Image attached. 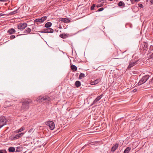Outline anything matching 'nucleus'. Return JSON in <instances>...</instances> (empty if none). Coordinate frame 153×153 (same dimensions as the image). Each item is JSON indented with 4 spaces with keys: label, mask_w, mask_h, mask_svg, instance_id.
I'll list each match as a JSON object with an SVG mask.
<instances>
[{
    "label": "nucleus",
    "mask_w": 153,
    "mask_h": 153,
    "mask_svg": "<svg viewBox=\"0 0 153 153\" xmlns=\"http://www.w3.org/2000/svg\"><path fill=\"white\" fill-rule=\"evenodd\" d=\"M32 103V101L30 100H25L22 103V109L24 111L27 110L29 108V104Z\"/></svg>",
    "instance_id": "1"
},
{
    "label": "nucleus",
    "mask_w": 153,
    "mask_h": 153,
    "mask_svg": "<svg viewBox=\"0 0 153 153\" xmlns=\"http://www.w3.org/2000/svg\"><path fill=\"white\" fill-rule=\"evenodd\" d=\"M50 100V98L48 96H45L42 97H39L37 99V101L38 102H48Z\"/></svg>",
    "instance_id": "2"
},
{
    "label": "nucleus",
    "mask_w": 153,
    "mask_h": 153,
    "mask_svg": "<svg viewBox=\"0 0 153 153\" xmlns=\"http://www.w3.org/2000/svg\"><path fill=\"white\" fill-rule=\"evenodd\" d=\"M149 76L146 75L143 76L138 83L139 85H140L145 83L149 78Z\"/></svg>",
    "instance_id": "3"
},
{
    "label": "nucleus",
    "mask_w": 153,
    "mask_h": 153,
    "mask_svg": "<svg viewBox=\"0 0 153 153\" xmlns=\"http://www.w3.org/2000/svg\"><path fill=\"white\" fill-rule=\"evenodd\" d=\"M27 25L26 23H20L17 25V28L18 29L21 31L24 30L27 27Z\"/></svg>",
    "instance_id": "4"
},
{
    "label": "nucleus",
    "mask_w": 153,
    "mask_h": 153,
    "mask_svg": "<svg viewBox=\"0 0 153 153\" xmlns=\"http://www.w3.org/2000/svg\"><path fill=\"white\" fill-rule=\"evenodd\" d=\"M46 124L49 126L51 130H53L55 128V124L52 121H49L46 123Z\"/></svg>",
    "instance_id": "5"
},
{
    "label": "nucleus",
    "mask_w": 153,
    "mask_h": 153,
    "mask_svg": "<svg viewBox=\"0 0 153 153\" xmlns=\"http://www.w3.org/2000/svg\"><path fill=\"white\" fill-rule=\"evenodd\" d=\"M24 134V133H20L17 134L14 136H11L10 137V139L12 140H15L20 138Z\"/></svg>",
    "instance_id": "6"
},
{
    "label": "nucleus",
    "mask_w": 153,
    "mask_h": 153,
    "mask_svg": "<svg viewBox=\"0 0 153 153\" xmlns=\"http://www.w3.org/2000/svg\"><path fill=\"white\" fill-rule=\"evenodd\" d=\"M6 120L4 117H0V128L6 124Z\"/></svg>",
    "instance_id": "7"
},
{
    "label": "nucleus",
    "mask_w": 153,
    "mask_h": 153,
    "mask_svg": "<svg viewBox=\"0 0 153 153\" xmlns=\"http://www.w3.org/2000/svg\"><path fill=\"white\" fill-rule=\"evenodd\" d=\"M6 120L4 117H0V128L6 124Z\"/></svg>",
    "instance_id": "8"
},
{
    "label": "nucleus",
    "mask_w": 153,
    "mask_h": 153,
    "mask_svg": "<svg viewBox=\"0 0 153 153\" xmlns=\"http://www.w3.org/2000/svg\"><path fill=\"white\" fill-rule=\"evenodd\" d=\"M47 17L46 16H44L42 17L41 19H36L34 22H43L45 20L47 19Z\"/></svg>",
    "instance_id": "9"
},
{
    "label": "nucleus",
    "mask_w": 153,
    "mask_h": 153,
    "mask_svg": "<svg viewBox=\"0 0 153 153\" xmlns=\"http://www.w3.org/2000/svg\"><path fill=\"white\" fill-rule=\"evenodd\" d=\"M137 61H135L134 60H131L129 63V64L128 67V68H130L132 67L137 64Z\"/></svg>",
    "instance_id": "10"
},
{
    "label": "nucleus",
    "mask_w": 153,
    "mask_h": 153,
    "mask_svg": "<svg viewBox=\"0 0 153 153\" xmlns=\"http://www.w3.org/2000/svg\"><path fill=\"white\" fill-rule=\"evenodd\" d=\"M41 33H52L53 32V30L51 28L44 29L43 31H39Z\"/></svg>",
    "instance_id": "11"
},
{
    "label": "nucleus",
    "mask_w": 153,
    "mask_h": 153,
    "mask_svg": "<svg viewBox=\"0 0 153 153\" xmlns=\"http://www.w3.org/2000/svg\"><path fill=\"white\" fill-rule=\"evenodd\" d=\"M103 96V94H102L100 96L97 97L95 100L93 101L92 105L96 103L99 100H100L102 98Z\"/></svg>",
    "instance_id": "12"
},
{
    "label": "nucleus",
    "mask_w": 153,
    "mask_h": 153,
    "mask_svg": "<svg viewBox=\"0 0 153 153\" xmlns=\"http://www.w3.org/2000/svg\"><path fill=\"white\" fill-rule=\"evenodd\" d=\"M16 32L15 30L13 28H10L8 30L7 33L9 34H12Z\"/></svg>",
    "instance_id": "13"
},
{
    "label": "nucleus",
    "mask_w": 153,
    "mask_h": 153,
    "mask_svg": "<svg viewBox=\"0 0 153 153\" xmlns=\"http://www.w3.org/2000/svg\"><path fill=\"white\" fill-rule=\"evenodd\" d=\"M118 144L117 143H116L111 148V151L114 152L118 148Z\"/></svg>",
    "instance_id": "14"
},
{
    "label": "nucleus",
    "mask_w": 153,
    "mask_h": 153,
    "mask_svg": "<svg viewBox=\"0 0 153 153\" xmlns=\"http://www.w3.org/2000/svg\"><path fill=\"white\" fill-rule=\"evenodd\" d=\"M69 36L68 34L67 33H62L60 34L59 35V36L63 39H65L68 37Z\"/></svg>",
    "instance_id": "15"
},
{
    "label": "nucleus",
    "mask_w": 153,
    "mask_h": 153,
    "mask_svg": "<svg viewBox=\"0 0 153 153\" xmlns=\"http://www.w3.org/2000/svg\"><path fill=\"white\" fill-rule=\"evenodd\" d=\"M100 81V79H98L92 82H91V85H96Z\"/></svg>",
    "instance_id": "16"
},
{
    "label": "nucleus",
    "mask_w": 153,
    "mask_h": 153,
    "mask_svg": "<svg viewBox=\"0 0 153 153\" xmlns=\"http://www.w3.org/2000/svg\"><path fill=\"white\" fill-rule=\"evenodd\" d=\"M61 21L63 22L64 23H69L70 22V21L67 18H62L61 19Z\"/></svg>",
    "instance_id": "17"
},
{
    "label": "nucleus",
    "mask_w": 153,
    "mask_h": 153,
    "mask_svg": "<svg viewBox=\"0 0 153 153\" xmlns=\"http://www.w3.org/2000/svg\"><path fill=\"white\" fill-rule=\"evenodd\" d=\"M31 31V29L30 28H27L24 31V33L25 34H27L30 33Z\"/></svg>",
    "instance_id": "18"
},
{
    "label": "nucleus",
    "mask_w": 153,
    "mask_h": 153,
    "mask_svg": "<svg viewBox=\"0 0 153 153\" xmlns=\"http://www.w3.org/2000/svg\"><path fill=\"white\" fill-rule=\"evenodd\" d=\"M52 25V23L50 22L46 23L45 25V27L46 28L50 27Z\"/></svg>",
    "instance_id": "19"
},
{
    "label": "nucleus",
    "mask_w": 153,
    "mask_h": 153,
    "mask_svg": "<svg viewBox=\"0 0 153 153\" xmlns=\"http://www.w3.org/2000/svg\"><path fill=\"white\" fill-rule=\"evenodd\" d=\"M131 150V148L130 147H127L124 150L123 153H129Z\"/></svg>",
    "instance_id": "20"
},
{
    "label": "nucleus",
    "mask_w": 153,
    "mask_h": 153,
    "mask_svg": "<svg viewBox=\"0 0 153 153\" xmlns=\"http://www.w3.org/2000/svg\"><path fill=\"white\" fill-rule=\"evenodd\" d=\"M8 150L9 152H15V149L14 147H10L9 148Z\"/></svg>",
    "instance_id": "21"
},
{
    "label": "nucleus",
    "mask_w": 153,
    "mask_h": 153,
    "mask_svg": "<svg viewBox=\"0 0 153 153\" xmlns=\"http://www.w3.org/2000/svg\"><path fill=\"white\" fill-rule=\"evenodd\" d=\"M81 85V82L79 81H77L75 82V85L76 87L77 88L79 87Z\"/></svg>",
    "instance_id": "22"
},
{
    "label": "nucleus",
    "mask_w": 153,
    "mask_h": 153,
    "mask_svg": "<svg viewBox=\"0 0 153 153\" xmlns=\"http://www.w3.org/2000/svg\"><path fill=\"white\" fill-rule=\"evenodd\" d=\"M71 69L73 71H75L77 70V67L75 65H72L71 66Z\"/></svg>",
    "instance_id": "23"
},
{
    "label": "nucleus",
    "mask_w": 153,
    "mask_h": 153,
    "mask_svg": "<svg viewBox=\"0 0 153 153\" xmlns=\"http://www.w3.org/2000/svg\"><path fill=\"white\" fill-rule=\"evenodd\" d=\"M85 77V75L84 74L82 73H80L79 77V79H82V78H84Z\"/></svg>",
    "instance_id": "24"
},
{
    "label": "nucleus",
    "mask_w": 153,
    "mask_h": 153,
    "mask_svg": "<svg viewBox=\"0 0 153 153\" xmlns=\"http://www.w3.org/2000/svg\"><path fill=\"white\" fill-rule=\"evenodd\" d=\"M118 5L119 6H123V7H124L125 6L124 3L121 1L119 2L118 4Z\"/></svg>",
    "instance_id": "25"
},
{
    "label": "nucleus",
    "mask_w": 153,
    "mask_h": 153,
    "mask_svg": "<svg viewBox=\"0 0 153 153\" xmlns=\"http://www.w3.org/2000/svg\"><path fill=\"white\" fill-rule=\"evenodd\" d=\"M143 48L144 50H146V49H148V45L147 43H145L144 44Z\"/></svg>",
    "instance_id": "26"
},
{
    "label": "nucleus",
    "mask_w": 153,
    "mask_h": 153,
    "mask_svg": "<svg viewBox=\"0 0 153 153\" xmlns=\"http://www.w3.org/2000/svg\"><path fill=\"white\" fill-rule=\"evenodd\" d=\"M140 1V0H130L132 4H134L135 2H138Z\"/></svg>",
    "instance_id": "27"
},
{
    "label": "nucleus",
    "mask_w": 153,
    "mask_h": 153,
    "mask_svg": "<svg viewBox=\"0 0 153 153\" xmlns=\"http://www.w3.org/2000/svg\"><path fill=\"white\" fill-rule=\"evenodd\" d=\"M104 4L103 2L100 3V4H98L96 5V7L97 8H99V7H102L103 6Z\"/></svg>",
    "instance_id": "28"
},
{
    "label": "nucleus",
    "mask_w": 153,
    "mask_h": 153,
    "mask_svg": "<svg viewBox=\"0 0 153 153\" xmlns=\"http://www.w3.org/2000/svg\"><path fill=\"white\" fill-rule=\"evenodd\" d=\"M18 10H16L14 11L10 12V15H13L17 13Z\"/></svg>",
    "instance_id": "29"
},
{
    "label": "nucleus",
    "mask_w": 153,
    "mask_h": 153,
    "mask_svg": "<svg viewBox=\"0 0 153 153\" xmlns=\"http://www.w3.org/2000/svg\"><path fill=\"white\" fill-rule=\"evenodd\" d=\"M25 129V127L24 126H22V127H21L20 129H19V131L20 132L23 131Z\"/></svg>",
    "instance_id": "30"
},
{
    "label": "nucleus",
    "mask_w": 153,
    "mask_h": 153,
    "mask_svg": "<svg viewBox=\"0 0 153 153\" xmlns=\"http://www.w3.org/2000/svg\"><path fill=\"white\" fill-rule=\"evenodd\" d=\"M95 7V4H93L91 6V10H93L94 9V8Z\"/></svg>",
    "instance_id": "31"
},
{
    "label": "nucleus",
    "mask_w": 153,
    "mask_h": 153,
    "mask_svg": "<svg viewBox=\"0 0 153 153\" xmlns=\"http://www.w3.org/2000/svg\"><path fill=\"white\" fill-rule=\"evenodd\" d=\"M138 7L140 8H143V6L142 4H138Z\"/></svg>",
    "instance_id": "32"
},
{
    "label": "nucleus",
    "mask_w": 153,
    "mask_h": 153,
    "mask_svg": "<svg viewBox=\"0 0 153 153\" xmlns=\"http://www.w3.org/2000/svg\"><path fill=\"white\" fill-rule=\"evenodd\" d=\"M0 153H6V151L5 150H0Z\"/></svg>",
    "instance_id": "33"
},
{
    "label": "nucleus",
    "mask_w": 153,
    "mask_h": 153,
    "mask_svg": "<svg viewBox=\"0 0 153 153\" xmlns=\"http://www.w3.org/2000/svg\"><path fill=\"white\" fill-rule=\"evenodd\" d=\"M16 37L15 36L12 35L10 36V39H14Z\"/></svg>",
    "instance_id": "34"
},
{
    "label": "nucleus",
    "mask_w": 153,
    "mask_h": 153,
    "mask_svg": "<svg viewBox=\"0 0 153 153\" xmlns=\"http://www.w3.org/2000/svg\"><path fill=\"white\" fill-rule=\"evenodd\" d=\"M104 10V8L102 7L98 9L97 11L100 12Z\"/></svg>",
    "instance_id": "35"
},
{
    "label": "nucleus",
    "mask_w": 153,
    "mask_h": 153,
    "mask_svg": "<svg viewBox=\"0 0 153 153\" xmlns=\"http://www.w3.org/2000/svg\"><path fill=\"white\" fill-rule=\"evenodd\" d=\"M16 148H17V149H16V152H19L20 150H19V149H20V147H17Z\"/></svg>",
    "instance_id": "36"
},
{
    "label": "nucleus",
    "mask_w": 153,
    "mask_h": 153,
    "mask_svg": "<svg viewBox=\"0 0 153 153\" xmlns=\"http://www.w3.org/2000/svg\"><path fill=\"white\" fill-rule=\"evenodd\" d=\"M9 0H0V1L5 2H7Z\"/></svg>",
    "instance_id": "37"
},
{
    "label": "nucleus",
    "mask_w": 153,
    "mask_h": 153,
    "mask_svg": "<svg viewBox=\"0 0 153 153\" xmlns=\"http://www.w3.org/2000/svg\"><path fill=\"white\" fill-rule=\"evenodd\" d=\"M33 131V129L31 128L28 130V132L29 133H31V132H32Z\"/></svg>",
    "instance_id": "38"
},
{
    "label": "nucleus",
    "mask_w": 153,
    "mask_h": 153,
    "mask_svg": "<svg viewBox=\"0 0 153 153\" xmlns=\"http://www.w3.org/2000/svg\"><path fill=\"white\" fill-rule=\"evenodd\" d=\"M15 132L16 133H18L20 132L19 131V129L17 130H16L15 131Z\"/></svg>",
    "instance_id": "39"
},
{
    "label": "nucleus",
    "mask_w": 153,
    "mask_h": 153,
    "mask_svg": "<svg viewBox=\"0 0 153 153\" xmlns=\"http://www.w3.org/2000/svg\"><path fill=\"white\" fill-rule=\"evenodd\" d=\"M151 57L152 58H153V53L152 54H151Z\"/></svg>",
    "instance_id": "40"
},
{
    "label": "nucleus",
    "mask_w": 153,
    "mask_h": 153,
    "mask_svg": "<svg viewBox=\"0 0 153 153\" xmlns=\"http://www.w3.org/2000/svg\"><path fill=\"white\" fill-rule=\"evenodd\" d=\"M150 2L151 4H153V0H150Z\"/></svg>",
    "instance_id": "41"
},
{
    "label": "nucleus",
    "mask_w": 153,
    "mask_h": 153,
    "mask_svg": "<svg viewBox=\"0 0 153 153\" xmlns=\"http://www.w3.org/2000/svg\"><path fill=\"white\" fill-rule=\"evenodd\" d=\"M4 14H3L2 13H0V16H1L4 15Z\"/></svg>",
    "instance_id": "42"
},
{
    "label": "nucleus",
    "mask_w": 153,
    "mask_h": 153,
    "mask_svg": "<svg viewBox=\"0 0 153 153\" xmlns=\"http://www.w3.org/2000/svg\"><path fill=\"white\" fill-rule=\"evenodd\" d=\"M137 91V89H134V90H133V91H134V92H136V91Z\"/></svg>",
    "instance_id": "43"
},
{
    "label": "nucleus",
    "mask_w": 153,
    "mask_h": 153,
    "mask_svg": "<svg viewBox=\"0 0 153 153\" xmlns=\"http://www.w3.org/2000/svg\"><path fill=\"white\" fill-rule=\"evenodd\" d=\"M113 0H110V1H113Z\"/></svg>",
    "instance_id": "44"
},
{
    "label": "nucleus",
    "mask_w": 153,
    "mask_h": 153,
    "mask_svg": "<svg viewBox=\"0 0 153 153\" xmlns=\"http://www.w3.org/2000/svg\"><path fill=\"white\" fill-rule=\"evenodd\" d=\"M152 79H153V78H152Z\"/></svg>",
    "instance_id": "45"
},
{
    "label": "nucleus",
    "mask_w": 153,
    "mask_h": 153,
    "mask_svg": "<svg viewBox=\"0 0 153 153\" xmlns=\"http://www.w3.org/2000/svg\"><path fill=\"white\" fill-rule=\"evenodd\" d=\"M152 25H153V23H152Z\"/></svg>",
    "instance_id": "46"
},
{
    "label": "nucleus",
    "mask_w": 153,
    "mask_h": 153,
    "mask_svg": "<svg viewBox=\"0 0 153 153\" xmlns=\"http://www.w3.org/2000/svg\"><path fill=\"white\" fill-rule=\"evenodd\" d=\"M127 1H128V0H126Z\"/></svg>",
    "instance_id": "47"
}]
</instances>
